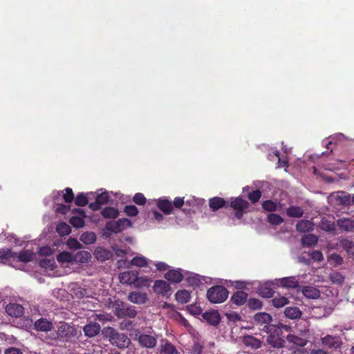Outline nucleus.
Wrapping results in <instances>:
<instances>
[{
	"mask_svg": "<svg viewBox=\"0 0 354 354\" xmlns=\"http://www.w3.org/2000/svg\"><path fill=\"white\" fill-rule=\"evenodd\" d=\"M227 289L220 285H216L209 288L207 291V298L212 304H221L228 297Z\"/></svg>",
	"mask_w": 354,
	"mask_h": 354,
	"instance_id": "f257e3e1",
	"label": "nucleus"
},
{
	"mask_svg": "<svg viewBox=\"0 0 354 354\" xmlns=\"http://www.w3.org/2000/svg\"><path fill=\"white\" fill-rule=\"evenodd\" d=\"M114 314L118 318H134L137 315V311L134 306L120 301L115 304Z\"/></svg>",
	"mask_w": 354,
	"mask_h": 354,
	"instance_id": "f03ea898",
	"label": "nucleus"
},
{
	"mask_svg": "<svg viewBox=\"0 0 354 354\" xmlns=\"http://www.w3.org/2000/svg\"><path fill=\"white\" fill-rule=\"evenodd\" d=\"M77 334L78 331L75 327L68 323L61 324L57 329V335L66 342L71 341L72 338L77 337Z\"/></svg>",
	"mask_w": 354,
	"mask_h": 354,
	"instance_id": "7ed1b4c3",
	"label": "nucleus"
},
{
	"mask_svg": "<svg viewBox=\"0 0 354 354\" xmlns=\"http://www.w3.org/2000/svg\"><path fill=\"white\" fill-rule=\"evenodd\" d=\"M110 341L113 345H115L120 348H126L130 344V339L125 334L120 333L113 329L110 333Z\"/></svg>",
	"mask_w": 354,
	"mask_h": 354,
	"instance_id": "20e7f679",
	"label": "nucleus"
},
{
	"mask_svg": "<svg viewBox=\"0 0 354 354\" xmlns=\"http://www.w3.org/2000/svg\"><path fill=\"white\" fill-rule=\"evenodd\" d=\"M230 207L235 210V216L238 219L243 217L244 210L249 207V203L240 197L235 198L230 203Z\"/></svg>",
	"mask_w": 354,
	"mask_h": 354,
	"instance_id": "39448f33",
	"label": "nucleus"
},
{
	"mask_svg": "<svg viewBox=\"0 0 354 354\" xmlns=\"http://www.w3.org/2000/svg\"><path fill=\"white\" fill-rule=\"evenodd\" d=\"M137 339L140 346L146 348H153L157 345L156 337L145 333L137 334Z\"/></svg>",
	"mask_w": 354,
	"mask_h": 354,
	"instance_id": "423d86ee",
	"label": "nucleus"
},
{
	"mask_svg": "<svg viewBox=\"0 0 354 354\" xmlns=\"http://www.w3.org/2000/svg\"><path fill=\"white\" fill-rule=\"evenodd\" d=\"M73 214H78L79 216H73L69 219L70 224L75 228H81L84 226V218L86 217L85 212L80 208H75L73 210Z\"/></svg>",
	"mask_w": 354,
	"mask_h": 354,
	"instance_id": "0eeeda50",
	"label": "nucleus"
},
{
	"mask_svg": "<svg viewBox=\"0 0 354 354\" xmlns=\"http://www.w3.org/2000/svg\"><path fill=\"white\" fill-rule=\"evenodd\" d=\"M322 343L323 345L329 348H338L342 344V339L338 336H333L327 335L322 338Z\"/></svg>",
	"mask_w": 354,
	"mask_h": 354,
	"instance_id": "6e6552de",
	"label": "nucleus"
},
{
	"mask_svg": "<svg viewBox=\"0 0 354 354\" xmlns=\"http://www.w3.org/2000/svg\"><path fill=\"white\" fill-rule=\"evenodd\" d=\"M109 201V195L107 192H104L100 194H97L95 201L91 203L88 205L92 211H97L100 209L102 205L106 204Z\"/></svg>",
	"mask_w": 354,
	"mask_h": 354,
	"instance_id": "1a4fd4ad",
	"label": "nucleus"
},
{
	"mask_svg": "<svg viewBox=\"0 0 354 354\" xmlns=\"http://www.w3.org/2000/svg\"><path fill=\"white\" fill-rule=\"evenodd\" d=\"M153 290L157 294L166 296L170 292L171 286L166 281L159 279L155 281Z\"/></svg>",
	"mask_w": 354,
	"mask_h": 354,
	"instance_id": "9d476101",
	"label": "nucleus"
},
{
	"mask_svg": "<svg viewBox=\"0 0 354 354\" xmlns=\"http://www.w3.org/2000/svg\"><path fill=\"white\" fill-rule=\"evenodd\" d=\"M139 273L136 270L125 271L120 274V281L124 284H133Z\"/></svg>",
	"mask_w": 354,
	"mask_h": 354,
	"instance_id": "9b49d317",
	"label": "nucleus"
},
{
	"mask_svg": "<svg viewBox=\"0 0 354 354\" xmlns=\"http://www.w3.org/2000/svg\"><path fill=\"white\" fill-rule=\"evenodd\" d=\"M159 352L160 354H178V351L175 346L167 339L161 340Z\"/></svg>",
	"mask_w": 354,
	"mask_h": 354,
	"instance_id": "f8f14e48",
	"label": "nucleus"
},
{
	"mask_svg": "<svg viewBox=\"0 0 354 354\" xmlns=\"http://www.w3.org/2000/svg\"><path fill=\"white\" fill-rule=\"evenodd\" d=\"M93 254L97 260L101 262L109 260L113 257V253L110 250L102 247H97Z\"/></svg>",
	"mask_w": 354,
	"mask_h": 354,
	"instance_id": "ddd939ff",
	"label": "nucleus"
},
{
	"mask_svg": "<svg viewBox=\"0 0 354 354\" xmlns=\"http://www.w3.org/2000/svg\"><path fill=\"white\" fill-rule=\"evenodd\" d=\"M164 277L171 283H178L183 281L184 277L180 270L172 269L167 271Z\"/></svg>",
	"mask_w": 354,
	"mask_h": 354,
	"instance_id": "4468645a",
	"label": "nucleus"
},
{
	"mask_svg": "<svg viewBox=\"0 0 354 354\" xmlns=\"http://www.w3.org/2000/svg\"><path fill=\"white\" fill-rule=\"evenodd\" d=\"M100 325L97 322H90L83 328L84 335L88 337H93L100 332Z\"/></svg>",
	"mask_w": 354,
	"mask_h": 354,
	"instance_id": "2eb2a0df",
	"label": "nucleus"
},
{
	"mask_svg": "<svg viewBox=\"0 0 354 354\" xmlns=\"http://www.w3.org/2000/svg\"><path fill=\"white\" fill-rule=\"evenodd\" d=\"M24 307L19 304H9L6 306V311L11 317H19L24 315Z\"/></svg>",
	"mask_w": 354,
	"mask_h": 354,
	"instance_id": "dca6fc26",
	"label": "nucleus"
},
{
	"mask_svg": "<svg viewBox=\"0 0 354 354\" xmlns=\"http://www.w3.org/2000/svg\"><path fill=\"white\" fill-rule=\"evenodd\" d=\"M157 207L165 215H169L173 212L172 203L167 198H159L157 202Z\"/></svg>",
	"mask_w": 354,
	"mask_h": 354,
	"instance_id": "f3484780",
	"label": "nucleus"
},
{
	"mask_svg": "<svg viewBox=\"0 0 354 354\" xmlns=\"http://www.w3.org/2000/svg\"><path fill=\"white\" fill-rule=\"evenodd\" d=\"M203 317L212 326H217L221 322V316L217 310L205 312L203 313Z\"/></svg>",
	"mask_w": 354,
	"mask_h": 354,
	"instance_id": "a211bd4d",
	"label": "nucleus"
},
{
	"mask_svg": "<svg viewBox=\"0 0 354 354\" xmlns=\"http://www.w3.org/2000/svg\"><path fill=\"white\" fill-rule=\"evenodd\" d=\"M16 252H12L9 248L0 249V261L4 264H8L12 261H15Z\"/></svg>",
	"mask_w": 354,
	"mask_h": 354,
	"instance_id": "6ab92c4d",
	"label": "nucleus"
},
{
	"mask_svg": "<svg viewBox=\"0 0 354 354\" xmlns=\"http://www.w3.org/2000/svg\"><path fill=\"white\" fill-rule=\"evenodd\" d=\"M34 327L37 331L48 332L52 330L53 324L45 318H40L35 322Z\"/></svg>",
	"mask_w": 354,
	"mask_h": 354,
	"instance_id": "aec40b11",
	"label": "nucleus"
},
{
	"mask_svg": "<svg viewBox=\"0 0 354 354\" xmlns=\"http://www.w3.org/2000/svg\"><path fill=\"white\" fill-rule=\"evenodd\" d=\"M226 204L225 199L218 196L211 198L209 200V206L212 212L217 211L222 207H226Z\"/></svg>",
	"mask_w": 354,
	"mask_h": 354,
	"instance_id": "412c9836",
	"label": "nucleus"
},
{
	"mask_svg": "<svg viewBox=\"0 0 354 354\" xmlns=\"http://www.w3.org/2000/svg\"><path fill=\"white\" fill-rule=\"evenodd\" d=\"M301 292L308 299H315L320 297V291L317 288L310 286H302Z\"/></svg>",
	"mask_w": 354,
	"mask_h": 354,
	"instance_id": "4be33fe9",
	"label": "nucleus"
},
{
	"mask_svg": "<svg viewBox=\"0 0 354 354\" xmlns=\"http://www.w3.org/2000/svg\"><path fill=\"white\" fill-rule=\"evenodd\" d=\"M248 296L247 292L243 290H239L232 295L231 301L236 306H242L247 301Z\"/></svg>",
	"mask_w": 354,
	"mask_h": 354,
	"instance_id": "5701e85b",
	"label": "nucleus"
},
{
	"mask_svg": "<svg viewBox=\"0 0 354 354\" xmlns=\"http://www.w3.org/2000/svg\"><path fill=\"white\" fill-rule=\"evenodd\" d=\"M128 299L132 303L142 304L147 301V295L146 293L132 292L129 293Z\"/></svg>",
	"mask_w": 354,
	"mask_h": 354,
	"instance_id": "b1692460",
	"label": "nucleus"
},
{
	"mask_svg": "<svg viewBox=\"0 0 354 354\" xmlns=\"http://www.w3.org/2000/svg\"><path fill=\"white\" fill-rule=\"evenodd\" d=\"M314 229V224L308 220H301L296 225V230L299 232H309Z\"/></svg>",
	"mask_w": 354,
	"mask_h": 354,
	"instance_id": "393cba45",
	"label": "nucleus"
},
{
	"mask_svg": "<svg viewBox=\"0 0 354 354\" xmlns=\"http://www.w3.org/2000/svg\"><path fill=\"white\" fill-rule=\"evenodd\" d=\"M91 258V253L85 250L78 251L75 254H73V262L87 263Z\"/></svg>",
	"mask_w": 354,
	"mask_h": 354,
	"instance_id": "a878e982",
	"label": "nucleus"
},
{
	"mask_svg": "<svg viewBox=\"0 0 354 354\" xmlns=\"http://www.w3.org/2000/svg\"><path fill=\"white\" fill-rule=\"evenodd\" d=\"M254 320L258 324H268L272 320L271 315L267 313H258L254 316ZM267 325L263 328H266Z\"/></svg>",
	"mask_w": 354,
	"mask_h": 354,
	"instance_id": "bb28decb",
	"label": "nucleus"
},
{
	"mask_svg": "<svg viewBox=\"0 0 354 354\" xmlns=\"http://www.w3.org/2000/svg\"><path fill=\"white\" fill-rule=\"evenodd\" d=\"M284 314L286 317L291 319H299L302 315L301 311L296 306L287 307L284 310Z\"/></svg>",
	"mask_w": 354,
	"mask_h": 354,
	"instance_id": "cd10ccee",
	"label": "nucleus"
},
{
	"mask_svg": "<svg viewBox=\"0 0 354 354\" xmlns=\"http://www.w3.org/2000/svg\"><path fill=\"white\" fill-rule=\"evenodd\" d=\"M286 339L288 340V342L300 347L305 346L308 343L307 339L300 337L292 334L288 335L286 337Z\"/></svg>",
	"mask_w": 354,
	"mask_h": 354,
	"instance_id": "c85d7f7f",
	"label": "nucleus"
},
{
	"mask_svg": "<svg viewBox=\"0 0 354 354\" xmlns=\"http://www.w3.org/2000/svg\"><path fill=\"white\" fill-rule=\"evenodd\" d=\"M304 209L299 206L291 205L286 209V214L292 218H301L304 215Z\"/></svg>",
	"mask_w": 354,
	"mask_h": 354,
	"instance_id": "c756f323",
	"label": "nucleus"
},
{
	"mask_svg": "<svg viewBox=\"0 0 354 354\" xmlns=\"http://www.w3.org/2000/svg\"><path fill=\"white\" fill-rule=\"evenodd\" d=\"M267 342L273 348H280L284 346V340L274 335H270L268 336Z\"/></svg>",
	"mask_w": 354,
	"mask_h": 354,
	"instance_id": "7c9ffc66",
	"label": "nucleus"
},
{
	"mask_svg": "<svg viewBox=\"0 0 354 354\" xmlns=\"http://www.w3.org/2000/svg\"><path fill=\"white\" fill-rule=\"evenodd\" d=\"M175 298L178 303L187 304L191 298L190 292L187 290H180L176 292Z\"/></svg>",
	"mask_w": 354,
	"mask_h": 354,
	"instance_id": "2f4dec72",
	"label": "nucleus"
},
{
	"mask_svg": "<svg viewBox=\"0 0 354 354\" xmlns=\"http://www.w3.org/2000/svg\"><path fill=\"white\" fill-rule=\"evenodd\" d=\"M101 215L104 218H115L119 216V211L113 207H106L101 211Z\"/></svg>",
	"mask_w": 354,
	"mask_h": 354,
	"instance_id": "473e14b6",
	"label": "nucleus"
},
{
	"mask_svg": "<svg viewBox=\"0 0 354 354\" xmlns=\"http://www.w3.org/2000/svg\"><path fill=\"white\" fill-rule=\"evenodd\" d=\"M257 292L262 297L270 298L273 296L274 291L270 285L264 284L258 288Z\"/></svg>",
	"mask_w": 354,
	"mask_h": 354,
	"instance_id": "72a5a7b5",
	"label": "nucleus"
},
{
	"mask_svg": "<svg viewBox=\"0 0 354 354\" xmlns=\"http://www.w3.org/2000/svg\"><path fill=\"white\" fill-rule=\"evenodd\" d=\"M338 226L342 230L348 232L354 229V220L351 218H342L337 221Z\"/></svg>",
	"mask_w": 354,
	"mask_h": 354,
	"instance_id": "f704fd0d",
	"label": "nucleus"
},
{
	"mask_svg": "<svg viewBox=\"0 0 354 354\" xmlns=\"http://www.w3.org/2000/svg\"><path fill=\"white\" fill-rule=\"evenodd\" d=\"M318 242V238L313 234H305L301 238V244L303 246L315 245Z\"/></svg>",
	"mask_w": 354,
	"mask_h": 354,
	"instance_id": "c9c22d12",
	"label": "nucleus"
},
{
	"mask_svg": "<svg viewBox=\"0 0 354 354\" xmlns=\"http://www.w3.org/2000/svg\"><path fill=\"white\" fill-rule=\"evenodd\" d=\"M281 284L283 287L295 288L299 286V282L295 277H284L281 279Z\"/></svg>",
	"mask_w": 354,
	"mask_h": 354,
	"instance_id": "e433bc0d",
	"label": "nucleus"
},
{
	"mask_svg": "<svg viewBox=\"0 0 354 354\" xmlns=\"http://www.w3.org/2000/svg\"><path fill=\"white\" fill-rule=\"evenodd\" d=\"M32 252L28 250H22L19 254L16 252V257H15V260L18 259L19 261L28 263L32 261Z\"/></svg>",
	"mask_w": 354,
	"mask_h": 354,
	"instance_id": "4c0bfd02",
	"label": "nucleus"
},
{
	"mask_svg": "<svg viewBox=\"0 0 354 354\" xmlns=\"http://www.w3.org/2000/svg\"><path fill=\"white\" fill-rule=\"evenodd\" d=\"M130 264L138 268H144L148 266V260L143 256H137L131 260Z\"/></svg>",
	"mask_w": 354,
	"mask_h": 354,
	"instance_id": "58836bf2",
	"label": "nucleus"
},
{
	"mask_svg": "<svg viewBox=\"0 0 354 354\" xmlns=\"http://www.w3.org/2000/svg\"><path fill=\"white\" fill-rule=\"evenodd\" d=\"M244 343L246 346H250L253 348H259L262 345V342L253 336H245Z\"/></svg>",
	"mask_w": 354,
	"mask_h": 354,
	"instance_id": "ea45409f",
	"label": "nucleus"
},
{
	"mask_svg": "<svg viewBox=\"0 0 354 354\" xmlns=\"http://www.w3.org/2000/svg\"><path fill=\"white\" fill-rule=\"evenodd\" d=\"M61 193L62 194V197L65 203H71L75 197H74V193L71 188L66 187L64 190L58 192L57 195H60Z\"/></svg>",
	"mask_w": 354,
	"mask_h": 354,
	"instance_id": "a19ab883",
	"label": "nucleus"
},
{
	"mask_svg": "<svg viewBox=\"0 0 354 354\" xmlns=\"http://www.w3.org/2000/svg\"><path fill=\"white\" fill-rule=\"evenodd\" d=\"M80 241L85 244H92L96 241V235L93 232H86L80 236Z\"/></svg>",
	"mask_w": 354,
	"mask_h": 354,
	"instance_id": "79ce46f5",
	"label": "nucleus"
},
{
	"mask_svg": "<svg viewBox=\"0 0 354 354\" xmlns=\"http://www.w3.org/2000/svg\"><path fill=\"white\" fill-rule=\"evenodd\" d=\"M57 260L59 263H72L73 262V254L69 252H62L57 257Z\"/></svg>",
	"mask_w": 354,
	"mask_h": 354,
	"instance_id": "37998d69",
	"label": "nucleus"
},
{
	"mask_svg": "<svg viewBox=\"0 0 354 354\" xmlns=\"http://www.w3.org/2000/svg\"><path fill=\"white\" fill-rule=\"evenodd\" d=\"M56 231L61 236H64L69 234L71 232V227L68 224L63 222L59 223L57 225Z\"/></svg>",
	"mask_w": 354,
	"mask_h": 354,
	"instance_id": "c03bdc74",
	"label": "nucleus"
},
{
	"mask_svg": "<svg viewBox=\"0 0 354 354\" xmlns=\"http://www.w3.org/2000/svg\"><path fill=\"white\" fill-rule=\"evenodd\" d=\"M74 200L75 204L80 207H84L88 203L87 195L84 193H79Z\"/></svg>",
	"mask_w": 354,
	"mask_h": 354,
	"instance_id": "a18cd8bd",
	"label": "nucleus"
},
{
	"mask_svg": "<svg viewBox=\"0 0 354 354\" xmlns=\"http://www.w3.org/2000/svg\"><path fill=\"white\" fill-rule=\"evenodd\" d=\"M151 279L148 277H139L135 280L134 286L137 288L148 287L150 285Z\"/></svg>",
	"mask_w": 354,
	"mask_h": 354,
	"instance_id": "49530a36",
	"label": "nucleus"
},
{
	"mask_svg": "<svg viewBox=\"0 0 354 354\" xmlns=\"http://www.w3.org/2000/svg\"><path fill=\"white\" fill-rule=\"evenodd\" d=\"M105 230L115 234L121 232V228H120L117 221L107 222L105 225Z\"/></svg>",
	"mask_w": 354,
	"mask_h": 354,
	"instance_id": "de8ad7c7",
	"label": "nucleus"
},
{
	"mask_svg": "<svg viewBox=\"0 0 354 354\" xmlns=\"http://www.w3.org/2000/svg\"><path fill=\"white\" fill-rule=\"evenodd\" d=\"M267 220L269 223L273 225H280L284 221L280 215L276 214H268Z\"/></svg>",
	"mask_w": 354,
	"mask_h": 354,
	"instance_id": "09e8293b",
	"label": "nucleus"
},
{
	"mask_svg": "<svg viewBox=\"0 0 354 354\" xmlns=\"http://www.w3.org/2000/svg\"><path fill=\"white\" fill-rule=\"evenodd\" d=\"M288 303H289L288 299L283 296H280L279 297H274V299H272V305L275 308H277L283 307Z\"/></svg>",
	"mask_w": 354,
	"mask_h": 354,
	"instance_id": "8fccbe9b",
	"label": "nucleus"
},
{
	"mask_svg": "<svg viewBox=\"0 0 354 354\" xmlns=\"http://www.w3.org/2000/svg\"><path fill=\"white\" fill-rule=\"evenodd\" d=\"M262 207L266 212H275L277 209V203L271 200H266L262 203Z\"/></svg>",
	"mask_w": 354,
	"mask_h": 354,
	"instance_id": "3c124183",
	"label": "nucleus"
},
{
	"mask_svg": "<svg viewBox=\"0 0 354 354\" xmlns=\"http://www.w3.org/2000/svg\"><path fill=\"white\" fill-rule=\"evenodd\" d=\"M248 306L252 310H258L261 308L263 304L261 300L256 298H250L248 301Z\"/></svg>",
	"mask_w": 354,
	"mask_h": 354,
	"instance_id": "603ef678",
	"label": "nucleus"
},
{
	"mask_svg": "<svg viewBox=\"0 0 354 354\" xmlns=\"http://www.w3.org/2000/svg\"><path fill=\"white\" fill-rule=\"evenodd\" d=\"M261 197V192L259 189L254 190L252 192H250L248 195V198L252 203H256L258 202Z\"/></svg>",
	"mask_w": 354,
	"mask_h": 354,
	"instance_id": "864d4df0",
	"label": "nucleus"
},
{
	"mask_svg": "<svg viewBox=\"0 0 354 354\" xmlns=\"http://www.w3.org/2000/svg\"><path fill=\"white\" fill-rule=\"evenodd\" d=\"M124 212L129 216H136L138 214V209L135 205H126Z\"/></svg>",
	"mask_w": 354,
	"mask_h": 354,
	"instance_id": "5fc2aeb1",
	"label": "nucleus"
},
{
	"mask_svg": "<svg viewBox=\"0 0 354 354\" xmlns=\"http://www.w3.org/2000/svg\"><path fill=\"white\" fill-rule=\"evenodd\" d=\"M133 201L138 205H144L147 202V198L142 193H136L133 197Z\"/></svg>",
	"mask_w": 354,
	"mask_h": 354,
	"instance_id": "6e6d98bb",
	"label": "nucleus"
},
{
	"mask_svg": "<svg viewBox=\"0 0 354 354\" xmlns=\"http://www.w3.org/2000/svg\"><path fill=\"white\" fill-rule=\"evenodd\" d=\"M310 257L314 261L321 262L324 260V255L320 250H313Z\"/></svg>",
	"mask_w": 354,
	"mask_h": 354,
	"instance_id": "4d7b16f0",
	"label": "nucleus"
},
{
	"mask_svg": "<svg viewBox=\"0 0 354 354\" xmlns=\"http://www.w3.org/2000/svg\"><path fill=\"white\" fill-rule=\"evenodd\" d=\"M117 222L120 228H121V232L127 227H131L132 225L131 221L126 218H120L117 221Z\"/></svg>",
	"mask_w": 354,
	"mask_h": 354,
	"instance_id": "13d9d810",
	"label": "nucleus"
},
{
	"mask_svg": "<svg viewBox=\"0 0 354 354\" xmlns=\"http://www.w3.org/2000/svg\"><path fill=\"white\" fill-rule=\"evenodd\" d=\"M71 209L69 205L59 204L56 208V212L59 214H66Z\"/></svg>",
	"mask_w": 354,
	"mask_h": 354,
	"instance_id": "bf43d9fd",
	"label": "nucleus"
},
{
	"mask_svg": "<svg viewBox=\"0 0 354 354\" xmlns=\"http://www.w3.org/2000/svg\"><path fill=\"white\" fill-rule=\"evenodd\" d=\"M70 249H79L81 248V244L75 239H69L66 243Z\"/></svg>",
	"mask_w": 354,
	"mask_h": 354,
	"instance_id": "052dcab7",
	"label": "nucleus"
},
{
	"mask_svg": "<svg viewBox=\"0 0 354 354\" xmlns=\"http://www.w3.org/2000/svg\"><path fill=\"white\" fill-rule=\"evenodd\" d=\"M343 247L350 252H354V243L351 241L345 240L342 243Z\"/></svg>",
	"mask_w": 354,
	"mask_h": 354,
	"instance_id": "680f3d73",
	"label": "nucleus"
},
{
	"mask_svg": "<svg viewBox=\"0 0 354 354\" xmlns=\"http://www.w3.org/2000/svg\"><path fill=\"white\" fill-rule=\"evenodd\" d=\"M185 204L184 198L183 197H176L173 201V207L176 208H181Z\"/></svg>",
	"mask_w": 354,
	"mask_h": 354,
	"instance_id": "e2e57ef3",
	"label": "nucleus"
},
{
	"mask_svg": "<svg viewBox=\"0 0 354 354\" xmlns=\"http://www.w3.org/2000/svg\"><path fill=\"white\" fill-rule=\"evenodd\" d=\"M187 282L190 286H198L201 281L198 277H189L187 278Z\"/></svg>",
	"mask_w": 354,
	"mask_h": 354,
	"instance_id": "0e129e2a",
	"label": "nucleus"
},
{
	"mask_svg": "<svg viewBox=\"0 0 354 354\" xmlns=\"http://www.w3.org/2000/svg\"><path fill=\"white\" fill-rule=\"evenodd\" d=\"M39 252L42 256H50L53 253V250L49 246H44L39 249Z\"/></svg>",
	"mask_w": 354,
	"mask_h": 354,
	"instance_id": "69168bd1",
	"label": "nucleus"
},
{
	"mask_svg": "<svg viewBox=\"0 0 354 354\" xmlns=\"http://www.w3.org/2000/svg\"><path fill=\"white\" fill-rule=\"evenodd\" d=\"M4 354H23V353L21 349L12 346L5 349Z\"/></svg>",
	"mask_w": 354,
	"mask_h": 354,
	"instance_id": "338daca9",
	"label": "nucleus"
},
{
	"mask_svg": "<svg viewBox=\"0 0 354 354\" xmlns=\"http://www.w3.org/2000/svg\"><path fill=\"white\" fill-rule=\"evenodd\" d=\"M203 349V346L200 343L196 342L192 347V353L193 354H201Z\"/></svg>",
	"mask_w": 354,
	"mask_h": 354,
	"instance_id": "774afa93",
	"label": "nucleus"
}]
</instances>
